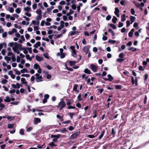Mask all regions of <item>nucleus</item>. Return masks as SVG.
I'll list each match as a JSON object with an SVG mask.
<instances>
[{
	"label": "nucleus",
	"mask_w": 149,
	"mask_h": 149,
	"mask_svg": "<svg viewBox=\"0 0 149 149\" xmlns=\"http://www.w3.org/2000/svg\"><path fill=\"white\" fill-rule=\"evenodd\" d=\"M21 46L16 42H15L14 46L12 47V49L13 51L17 54L20 53V52L19 50H20L21 49Z\"/></svg>",
	"instance_id": "1"
},
{
	"label": "nucleus",
	"mask_w": 149,
	"mask_h": 149,
	"mask_svg": "<svg viewBox=\"0 0 149 149\" xmlns=\"http://www.w3.org/2000/svg\"><path fill=\"white\" fill-rule=\"evenodd\" d=\"M60 137V135L59 134H57L56 135H51V138H54L52 140V142H57V139H59Z\"/></svg>",
	"instance_id": "2"
},
{
	"label": "nucleus",
	"mask_w": 149,
	"mask_h": 149,
	"mask_svg": "<svg viewBox=\"0 0 149 149\" xmlns=\"http://www.w3.org/2000/svg\"><path fill=\"white\" fill-rule=\"evenodd\" d=\"M66 106V104L65 102L63 100H61L59 103L58 105L57 106L58 108L59 107H61V108H63Z\"/></svg>",
	"instance_id": "3"
},
{
	"label": "nucleus",
	"mask_w": 149,
	"mask_h": 149,
	"mask_svg": "<svg viewBox=\"0 0 149 149\" xmlns=\"http://www.w3.org/2000/svg\"><path fill=\"white\" fill-rule=\"evenodd\" d=\"M36 76V79L37 82H38L42 81V76L40 75L38 73H36L35 74Z\"/></svg>",
	"instance_id": "4"
},
{
	"label": "nucleus",
	"mask_w": 149,
	"mask_h": 149,
	"mask_svg": "<svg viewBox=\"0 0 149 149\" xmlns=\"http://www.w3.org/2000/svg\"><path fill=\"white\" fill-rule=\"evenodd\" d=\"M132 82L133 84H135L136 86L138 85V80L137 78L136 77L135 79L133 77H131Z\"/></svg>",
	"instance_id": "5"
},
{
	"label": "nucleus",
	"mask_w": 149,
	"mask_h": 149,
	"mask_svg": "<svg viewBox=\"0 0 149 149\" xmlns=\"http://www.w3.org/2000/svg\"><path fill=\"white\" fill-rule=\"evenodd\" d=\"M97 67L93 64H91L90 68L91 70L94 72H96L97 71Z\"/></svg>",
	"instance_id": "6"
},
{
	"label": "nucleus",
	"mask_w": 149,
	"mask_h": 149,
	"mask_svg": "<svg viewBox=\"0 0 149 149\" xmlns=\"http://www.w3.org/2000/svg\"><path fill=\"white\" fill-rule=\"evenodd\" d=\"M90 47V46L88 45L85 46L83 48V51L84 52L87 54L89 52L88 51Z\"/></svg>",
	"instance_id": "7"
},
{
	"label": "nucleus",
	"mask_w": 149,
	"mask_h": 149,
	"mask_svg": "<svg viewBox=\"0 0 149 149\" xmlns=\"http://www.w3.org/2000/svg\"><path fill=\"white\" fill-rule=\"evenodd\" d=\"M11 86L14 88H19L20 87V84L18 83H17L16 84H12Z\"/></svg>",
	"instance_id": "8"
},
{
	"label": "nucleus",
	"mask_w": 149,
	"mask_h": 149,
	"mask_svg": "<svg viewBox=\"0 0 149 149\" xmlns=\"http://www.w3.org/2000/svg\"><path fill=\"white\" fill-rule=\"evenodd\" d=\"M79 133V132H78L74 133L70 136V139H72L75 137L77 136L78 135Z\"/></svg>",
	"instance_id": "9"
},
{
	"label": "nucleus",
	"mask_w": 149,
	"mask_h": 149,
	"mask_svg": "<svg viewBox=\"0 0 149 149\" xmlns=\"http://www.w3.org/2000/svg\"><path fill=\"white\" fill-rule=\"evenodd\" d=\"M149 143V142L147 141L146 143H143L142 145L136 147L135 148H133V149H138L139 148H142L143 147H145V146L146 144H148Z\"/></svg>",
	"instance_id": "10"
},
{
	"label": "nucleus",
	"mask_w": 149,
	"mask_h": 149,
	"mask_svg": "<svg viewBox=\"0 0 149 149\" xmlns=\"http://www.w3.org/2000/svg\"><path fill=\"white\" fill-rule=\"evenodd\" d=\"M41 122V120L40 118H36L34 120V124L37 125L38 123Z\"/></svg>",
	"instance_id": "11"
},
{
	"label": "nucleus",
	"mask_w": 149,
	"mask_h": 149,
	"mask_svg": "<svg viewBox=\"0 0 149 149\" xmlns=\"http://www.w3.org/2000/svg\"><path fill=\"white\" fill-rule=\"evenodd\" d=\"M21 50L23 51L24 53L25 54H27L28 53L27 48L22 47L21 49H20V51Z\"/></svg>",
	"instance_id": "12"
},
{
	"label": "nucleus",
	"mask_w": 149,
	"mask_h": 149,
	"mask_svg": "<svg viewBox=\"0 0 149 149\" xmlns=\"http://www.w3.org/2000/svg\"><path fill=\"white\" fill-rule=\"evenodd\" d=\"M78 86V85L77 84L74 85L73 89V90L74 91H75L77 93H78L79 92V91L77 90Z\"/></svg>",
	"instance_id": "13"
},
{
	"label": "nucleus",
	"mask_w": 149,
	"mask_h": 149,
	"mask_svg": "<svg viewBox=\"0 0 149 149\" xmlns=\"http://www.w3.org/2000/svg\"><path fill=\"white\" fill-rule=\"evenodd\" d=\"M4 58L5 60H6L7 63H9V61L11 60V57H8L7 56H5Z\"/></svg>",
	"instance_id": "14"
},
{
	"label": "nucleus",
	"mask_w": 149,
	"mask_h": 149,
	"mask_svg": "<svg viewBox=\"0 0 149 149\" xmlns=\"http://www.w3.org/2000/svg\"><path fill=\"white\" fill-rule=\"evenodd\" d=\"M36 60L38 61H41L43 60V58L42 57L36 55Z\"/></svg>",
	"instance_id": "15"
},
{
	"label": "nucleus",
	"mask_w": 149,
	"mask_h": 149,
	"mask_svg": "<svg viewBox=\"0 0 149 149\" xmlns=\"http://www.w3.org/2000/svg\"><path fill=\"white\" fill-rule=\"evenodd\" d=\"M21 81L22 83L23 84H25L26 86H28V85L27 84V82L26 81L25 79L24 78H22L21 79Z\"/></svg>",
	"instance_id": "16"
},
{
	"label": "nucleus",
	"mask_w": 149,
	"mask_h": 149,
	"mask_svg": "<svg viewBox=\"0 0 149 149\" xmlns=\"http://www.w3.org/2000/svg\"><path fill=\"white\" fill-rule=\"evenodd\" d=\"M135 19L136 18L134 16H131L130 17V19L131 21V24H132L134 22Z\"/></svg>",
	"instance_id": "17"
},
{
	"label": "nucleus",
	"mask_w": 149,
	"mask_h": 149,
	"mask_svg": "<svg viewBox=\"0 0 149 149\" xmlns=\"http://www.w3.org/2000/svg\"><path fill=\"white\" fill-rule=\"evenodd\" d=\"M40 46V42L38 41L36 42L34 45V47L35 48H37L38 47H39Z\"/></svg>",
	"instance_id": "18"
},
{
	"label": "nucleus",
	"mask_w": 149,
	"mask_h": 149,
	"mask_svg": "<svg viewBox=\"0 0 149 149\" xmlns=\"http://www.w3.org/2000/svg\"><path fill=\"white\" fill-rule=\"evenodd\" d=\"M31 23L32 24L34 25H39V21H36V20H32L31 22Z\"/></svg>",
	"instance_id": "19"
},
{
	"label": "nucleus",
	"mask_w": 149,
	"mask_h": 149,
	"mask_svg": "<svg viewBox=\"0 0 149 149\" xmlns=\"http://www.w3.org/2000/svg\"><path fill=\"white\" fill-rule=\"evenodd\" d=\"M84 72L86 74H90L91 73V71L88 68L85 69L84 71Z\"/></svg>",
	"instance_id": "20"
},
{
	"label": "nucleus",
	"mask_w": 149,
	"mask_h": 149,
	"mask_svg": "<svg viewBox=\"0 0 149 149\" xmlns=\"http://www.w3.org/2000/svg\"><path fill=\"white\" fill-rule=\"evenodd\" d=\"M40 68V65L37 63H35L34 65V68L36 70H37Z\"/></svg>",
	"instance_id": "21"
},
{
	"label": "nucleus",
	"mask_w": 149,
	"mask_h": 149,
	"mask_svg": "<svg viewBox=\"0 0 149 149\" xmlns=\"http://www.w3.org/2000/svg\"><path fill=\"white\" fill-rule=\"evenodd\" d=\"M104 132H105V131H104V130H103V131L101 132L100 135L98 137V138L99 139H101L102 138V137L104 135Z\"/></svg>",
	"instance_id": "22"
},
{
	"label": "nucleus",
	"mask_w": 149,
	"mask_h": 149,
	"mask_svg": "<svg viewBox=\"0 0 149 149\" xmlns=\"http://www.w3.org/2000/svg\"><path fill=\"white\" fill-rule=\"evenodd\" d=\"M121 21L122 22H124L126 20L125 15V14H123L121 16Z\"/></svg>",
	"instance_id": "23"
},
{
	"label": "nucleus",
	"mask_w": 149,
	"mask_h": 149,
	"mask_svg": "<svg viewBox=\"0 0 149 149\" xmlns=\"http://www.w3.org/2000/svg\"><path fill=\"white\" fill-rule=\"evenodd\" d=\"M24 11H26V12H29L31 10V8L29 7H26L24 8Z\"/></svg>",
	"instance_id": "24"
},
{
	"label": "nucleus",
	"mask_w": 149,
	"mask_h": 149,
	"mask_svg": "<svg viewBox=\"0 0 149 149\" xmlns=\"http://www.w3.org/2000/svg\"><path fill=\"white\" fill-rule=\"evenodd\" d=\"M128 50L132 52H135L136 51L137 49L134 47H131L128 49Z\"/></svg>",
	"instance_id": "25"
},
{
	"label": "nucleus",
	"mask_w": 149,
	"mask_h": 149,
	"mask_svg": "<svg viewBox=\"0 0 149 149\" xmlns=\"http://www.w3.org/2000/svg\"><path fill=\"white\" fill-rule=\"evenodd\" d=\"M107 77H108L109 81H111L113 79V77L110 74H108L107 75Z\"/></svg>",
	"instance_id": "26"
},
{
	"label": "nucleus",
	"mask_w": 149,
	"mask_h": 149,
	"mask_svg": "<svg viewBox=\"0 0 149 149\" xmlns=\"http://www.w3.org/2000/svg\"><path fill=\"white\" fill-rule=\"evenodd\" d=\"M4 101L6 102H10V99L8 96H7L6 99L4 100Z\"/></svg>",
	"instance_id": "27"
},
{
	"label": "nucleus",
	"mask_w": 149,
	"mask_h": 149,
	"mask_svg": "<svg viewBox=\"0 0 149 149\" xmlns=\"http://www.w3.org/2000/svg\"><path fill=\"white\" fill-rule=\"evenodd\" d=\"M77 63L76 62L73 61H70L69 62V63L70 66H72Z\"/></svg>",
	"instance_id": "28"
},
{
	"label": "nucleus",
	"mask_w": 149,
	"mask_h": 149,
	"mask_svg": "<svg viewBox=\"0 0 149 149\" xmlns=\"http://www.w3.org/2000/svg\"><path fill=\"white\" fill-rule=\"evenodd\" d=\"M49 145L51 146L52 148L53 146H57V145L55 144L53 142H50L49 143Z\"/></svg>",
	"instance_id": "29"
},
{
	"label": "nucleus",
	"mask_w": 149,
	"mask_h": 149,
	"mask_svg": "<svg viewBox=\"0 0 149 149\" xmlns=\"http://www.w3.org/2000/svg\"><path fill=\"white\" fill-rule=\"evenodd\" d=\"M74 13V11L71 9L70 10L69 12L68 13H66V15L67 16H68Z\"/></svg>",
	"instance_id": "30"
},
{
	"label": "nucleus",
	"mask_w": 149,
	"mask_h": 149,
	"mask_svg": "<svg viewBox=\"0 0 149 149\" xmlns=\"http://www.w3.org/2000/svg\"><path fill=\"white\" fill-rule=\"evenodd\" d=\"M117 20V18L115 16H114L112 19V21L113 23L115 24L116 23V22Z\"/></svg>",
	"instance_id": "31"
},
{
	"label": "nucleus",
	"mask_w": 149,
	"mask_h": 149,
	"mask_svg": "<svg viewBox=\"0 0 149 149\" xmlns=\"http://www.w3.org/2000/svg\"><path fill=\"white\" fill-rule=\"evenodd\" d=\"M42 18L41 15H39L36 18V19L37 20H39L41 19Z\"/></svg>",
	"instance_id": "32"
},
{
	"label": "nucleus",
	"mask_w": 149,
	"mask_h": 149,
	"mask_svg": "<svg viewBox=\"0 0 149 149\" xmlns=\"http://www.w3.org/2000/svg\"><path fill=\"white\" fill-rule=\"evenodd\" d=\"M33 127H26V131L28 132H29L33 130Z\"/></svg>",
	"instance_id": "33"
},
{
	"label": "nucleus",
	"mask_w": 149,
	"mask_h": 149,
	"mask_svg": "<svg viewBox=\"0 0 149 149\" xmlns=\"http://www.w3.org/2000/svg\"><path fill=\"white\" fill-rule=\"evenodd\" d=\"M77 100L79 101H81L82 100V98L81 97V95L79 94L77 97Z\"/></svg>",
	"instance_id": "34"
},
{
	"label": "nucleus",
	"mask_w": 149,
	"mask_h": 149,
	"mask_svg": "<svg viewBox=\"0 0 149 149\" xmlns=\"http://www.w3.org/2000/svg\"><path fill=\"white\" fill-rule=\"evenodd\" d=\"M19 134L21 135H24V131L23 129H21L19 130Z\"/></svg>",
	"instance_id": "35"
},
{
	"label": "nucleus",
	"mask_w": 149,
	"mask_h": 149,
	"mask_svg": "<svg viewBox=\"0 0 149 149\" xmlns=\"http://www.w3.org/2000/svg\"><path fill=\"white\" fill-rule=\"evenodd\" d=\"M11 59L13 62H15L16 61V58L15 54H14L13 55H12V56H11Z\"/></svg>",
	"instance_id": "36"
},
{
	"label": "nucleus",
	"mask_w": 149,
	"mask_h": 149,
	"mask_svg": "<svg viewBox=\"0 0 149 149\" xmlns=\"http://www.w3.org/2000/svg\"><path fill=\"white\" fill-rule=\"evenodd\" d=\"M120 3L122 6H125L126 4V2L124 0H122L120 1Z\"/></svg>",
	"instance_id": "37"
},
{
	"label": "nucleus",
	"mask_w": 149,
	"mask_h": 149,
	"mask_svg": "<svg viewBox=\"0 0 149 149\" xmlns=\"http://www.w3.org/2000/svg\"><path fill=\"white\" fill-rule=\"evenodd\" d=\"M21 72L22 73H24L25 72L27 73L28 72V70L24 68L21 70Z\"/></svg>",
	"instance_id": "38"
},
{
	"label": "nucleus",
	"mask_w": 149,
	"mask_h": 149,
	"mask_svg": "<svg viewBox=\"0 0 149 149\" xmlns=\"http://www.w3.org/2000/svg\"><path fill=\"white\" fill-rule=\"evenodd\" d=\"M138 24L137 22H135L134 23L133 26L134 27L136 28L137 29H138L139 28V27L138 26Z\"/></svg>",
	"instance_id": "39"
},
{
	"label": "nucleus",
	"mask_w": 149,
	"mask_h": 149,
	"mask_svg": "<svg viewBox=\"0 0 149 149\" xmlns=\"http://www.w3.org/2000/svg\"><path fill=\"white\" fill-rule=\"evenodd\" d=\"M67 130L65 128H63L61 130V132L62 133H64L66 131H67Z\"/></svg>",
	"instance_id": "40"
},
{
	"label": "nucleus",
	"mask_w": 149,
	"mask_h": 149,
	"mask_svg": "<svg viewBox=\"0 0 149 149\" xmlns=\"http://www.w3.org/2000/svg\"><path fill=\"white\" fill-rule=\"evenodd\" d=\"M119 12V10L117 8H115V11L114 13L115 15H116Z\"/></svg>",
	"instance_id": "41"
},
{
	"label": "nucleus",
	"mask_w": 149,
	"mask_h": 149,
	"mask_svg": "<svg viewBox=\"0 0 149 149\" xmlns=\"http://www.w3.org/2000/svg\"><path fill=\"white\" fill-rule=\"evenodd\" d=\"M14 126V124H8V127L9 128H12Z\"/></svg>",
	"instance_id": "42"
},
{
	"label": "nucleus",
	"mask_w": 149,
	"mask_h": 149,
	"mask_svg": "<svg viewBox=\"0 0 149 149\" xmlns=\"http://www.w3.org/2000/svg\"><path fill=\"white\" fill-rule=\"evenodd\" d=\"M43 56L46 58L49 59V57L48 54L47 53H45L43 54Z\"/></svg>",
	"instance_id": "43"
},
{
	"label": "nucleus",
	"mask_w": 149,
	"mask_h": 149,
	"mask_svg": "<svg viewBox=\"0 0 149 149\" xmlns=\"http://www.w3.org/2000/svg\"><path fill=\"white\" fill-rule=\"evenodd\" d=\"M54 8V6H51L50 8H47V10L48 12H50Z\"/></svg>",
	"instance_id": "44"
},
{
	"label": "nucleus",
	"mask_w": 149,
	"mask_h": 149,
	"mask_svg": "<svg viewBox=\"0 0 149 149\" xmlns=\"http://www.w3.org/2000/svg\"><path fill=\"white\" fill-rule=\"evenodd\" d=\"M26 59L29 60L30 61H31L32 60V57H30L29 55H26Z\"/></svg>",
	"instance_id": "45"
},
{
	"label": "nucleus",
	"mask_w": 149,
	"mask_h": 149,
	"mask_svg": "<svg viewBox=\"0 0 149 149\" xmlns=\"http://www.w3.org/2000/svg\"><path fill=\"white\" fill-rule=\"evenodd\" d=\"M42 12V11L40 9L37 10L36 11V13L39 15H41Z\"/></svg>",
	"instance_id": "46"
},
{
	"label": "nucleus",
	"mask_w": 149,
	"mask_h": 149,
	"mask_svg": "<svg viewBox=\"0 0 149 149\" xmlns=\"http://www.w3.org/2000/svg\"><path fill=\"white\" fill-rule=\"evenodd\" d=\"M64 22L63 21H61L60 22V26L62 28H63L64 26Z\"/></svg>",
	"instance_id": "47"
},
{
	"label": "nucleus",
	"mask_w": 149,
	"mask_h": 149,
	"mask_svg": "<svg viewBox=\"0 0 149 149\" xmlns=\"http://www.w3.org/2000/svg\"><path fill=\"white\" fill-rule=\"evenodd\" d=\"M15 45V43L14 42H10L9 43L8 45L10 47H13Z\"/></svg>",
	"instance_id": "48"
},
{
	"label": "nucleus",
	"mask_w": 149,
	"mask_h": 149,
	"mask_svg": "<svg viewBox=\"0 0 149 149\" xmlns=\"http://www.w3.org/2000/svg\"><path fill=\"white\" fill-rule=\"evenodd\" d=\"M115 88L116 89H120L122 88V86L120 85H117L116 86Z\"/></svg>",
	"instance_id": "49"
},
{
	"label": "nucleus",
	"mask_w": 149,
	"mask_h": 149,
	"mask_svg": "<svg viewBox=\"0 0 149 149\" xmlns=\"http://www.w3.org/2000/svg\"><path fill=\"white\" fill-rule=\"evenodd\" d=\"M73 54H74V55H75L76 54V52L75 50H74L72 51V55L74 57H76V56H74V55H73Z\"/></svg>",
	"instance_id": "50"
},
{
	"label": "nucleus",
	"mask_w": 149,
	"mask_h": 149,
	"mask_svg": "<svg viewBox=\"0 0 149 149\" xmlns=\"http://www.w3.org/2000/svg\"><path fill=\"white\" fill-rule=\"evenodd\" d=\"M116 41L114 40H109L108 41V42L111 43V44H113L116 43Z\"/></svg>",
	"instance_id": "51"
},
{
	"label": "nucleus",
	"mask_w": 149,
	"mask_h": 149,
	"mask_svg": "<svg viewBox=\"0 0 149 149\" xmlns=\"http://www.w3.org/2000/svg\"><path fill=\"white\" fill-rule=\"evenodd\" d=\"M21 58H20V56H17V63H19L20 62V59Z\"/></svg>",
	"instance_id": "52"
},
{
	"label": "nucleus",
	"mask_w": 149,
	"mask_h": 149,
	"mask_svg": "<svg viewBox=\"0 0 149 149\" xmlns=\"http://www.w3.org/2000/svg\"><path fill=\"white\" fill-rule=\"evenodd\" d=\"M15 11L17 13L19 14L21 12V10L19 8H17L15 10Z\"/></svg>",
	"instance_id": "53"
},
{
	"label": "nucleus",
	"mask_w": 149,
	"mask_h": 149,
	"mask_svg": "<svg viewBox=\"0 0 149 149\" xmlns=\"http://www.w3.org/2000/svg\"><path fill=\"white\" fill-rule=\"evenodd\" d=\"M65 56V54L64 53H62L61 54V56H60V58H64Z\"/></svg>",
	"instance_id": "54"
},
{
	"label": "nucleus",
	"mask_w": 149,
	"mask_h": 149,
	"mask_svg": "<svg viewBox=\"0 0 149 149\" xmlns=\"http://www.w3.org/2000/svg\"><path fill=\"white\" fill-rule=\"evenodd\" d=\"M7 82L8 81L7 80L5 79H4L2 80L1 81V83L3 84H6Z\"/></svg>",
	"instance_id": "55"
},
{
	"label": "nucleus",
	"mask_w": 149,
	"mask_h": 149,
	"mask_svg": "<svg viewBox=\"0 0 149 149\" xmlns=\"http://www.w3.org/2000/svg\"><path fill=\"white\" fill-rule=\"evenodd\" d=\"M69 115L70 116L71 119H72L73 118V116L74 115V113H69Z\"/></svg>",
	"instance_id": "56"
},
{
	"label": "nucleus",
	"mask_w": 149,
	"mask_h": 149,
	"mask_svg": "<svg viewBox=\"0 0 149 149\" xmlns=\"http://www.w3.org/2000/svg\"><path fill=\"white\" fill-rule=\"evenodd\" d=\"M8 10L10 12L13 13L14 11V9L12 7L9 8H8Z\"/></svg>",
	"instance_id": "57"
},
{
	"label": "nucleus",
	"mask_w": 149,
	"mask_h": 149,
	"mask_svg": "<svg viewBox=\"0 0 149 149\" xmlns=\"http://www.w3.org/2000/svg\"><path fill=\"white\" fill-rule=\"evenodd\" d=\"M119 57L121 58H124V54L123 53H120L119 55Z\"/></svg>",
	"instance_id": "58"
},
{
	"label": "nucleus",
	"mask_w": 149,
	"mask_h": 149,
	"mask_svg": "<svg viewBox=\"0 0 149 149\" xmlns=\"http://www.w3.org/2000/svg\"><path fill=\"white\" fill-rule=\"evenodd\" d=\"M7 36V33L6 32H4L2 34V36L3 38H5Z\"/></svg>",
	"instance_id": "59"
},
{
	"label": "nucleus",
	"mask_w": 149,
	"mask_h": 149,
	"mask_svg": "<svg viewBox=\"0 0 149 149\" xmlns=\"http://www.w3.org/2000/svg\"><path fill=\"white\" fill-rule=\"evenodd\" d=\"M39 25L37 26H34L33 27V29L34 31H35L36 30H38V29Z\"/></svg>",
	"instance_id": "60"
},
{
	"label": "nucleus",
	"mask_w": 149,
	"mask_h": 149,
	"mask_svg": "<svg viewBox=\"0 0 149 149\" xmlns=\"http://www.w3.org/2000/svg\"><path fill=\"white\" fill-rule=\"evenodd\" d=\"M124 60V59H122V58H118L116 60L118 62H121L122 61H123Z\"/></svg>",
	"instance_id": "61"
},
{
	"label": "nucleus",
	"mask_w": 149,
	"mask_h": 149,
	"mask_svg": "<svg viewBox=\"0 0 149 149\" xmlns=\"http://www.w3.org/2000/svg\"><path fill=\"white\" fill-rule=\"evenodd\" d=\"M14 26L16 28L18 29H20L21 28V27L20 26H18L17 24H15L14 25Z\"/></svg>",
	"instance_id": "62"
},
{
	"label": "nucleus",
	"mask_w": 149,
	"mask_h": 149,
	"mask_svg": "<svg viewBox=\"0 0 149 149\" xmlns=\"http://www.w3.org/2000/svg\"><path fill=\"white\" fill-rule=\"evenodd\" d=\"M77 32V31H73L70 32V36H72L75 34H76V33Z\"/></svg>",
	"instance_id": "63"
},
{
	"label": "nucleus",
	"mask_w": 149,
	"mask_h": 149,
	"mask_svg": "<svg viewBox=\"0 0 149 149\" xmlns=\"http://www.w3.org/2000/svg\"><path fill=\"white\" fill-rule=\"evenodd\" d=\"M110 26L114 29H115L116 28V26L113 24H111L110 25Z\"/></svg>",
	"instance_id": "64"
}]
</instances>
